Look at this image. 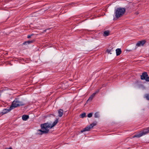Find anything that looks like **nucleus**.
<instances>
[{
  "label": "nucleus",
  "mask_w": 149,
  "mask_h": 149,
  "mask_svg": "<svg viewBox=\"0 0 149 149\" xmlns=\"http://www.w3.org/2000/svg\"><path fill=\"white\" fill-rule=\"evenodd\" d=\"M34 34L33 33H32L30 35H28V36H27V38H31L32 36H33Z\"/></svg>",
  "instance_id": "nucleus-20"
},
{
  "label": "nucleus",
  "mask_w": 149,
  "mask_h": 149,
  "mask_svg": "<svg viewBox=\"0 0 149 149\" xmlns=\"http://www.w3.org/2000/svg\"><path fill=\"white\" fill-rule=\"evenodd\" d=\"M34 41V40H29L26 41L23 43V45H27L31 43H33Z\"/></svg>",
  "instance_id": "nucleus-10"
},
{
  "label": "nucleus",
  "mask_w": 149,
  "mask_h": 149,
  "mask_svg": "<svg viewBox=\"0 0 149 149\" xmlns=\"http://www.w3.org/2000/svg\"><path fill=\"white\" fill-rule=\"evenodd\" d=\"M97 124V122H94L89 126L86 127L82 130H81V132L82 133L86 131H89L90 130L93 128L94 126L96 125Z\"/></svg>",
  "instance_id": "nucleus-5"
},
{
  "label": "nucleus",
  "mask_w": 149,
  "mask_h": 149,
  "mask_svg": "<svg viewBox=\"0 0 149 149\" xmlns=\"http://www.w3.org/2000/svg\"><path fill=\"white\" fill-rule=\"evenodd\" d=\"M144 97L146 98L147 100H149V94H146L145 95Z\"/></svg>",
  "instance_id": "nucleus-18"
},
{
  "label": "nucleus",
  "mask_w": 149,
  "mask_h": 149,
  "mask_svg": "<svg viewBox=\"0 0 149 149\" xmlns=\"http://www.w3.org/2000/svg\"><path fill=\"white\" fill-rule=\"evenodd\" d=\"M51 124L48 123H44L41 125V129L39 130L41 132V134L47 133L49 132V128H50Z\"/></svg>",
  "instance_id": "nucleus-1"
},
{
  "label": "nucleus",
  "mask_w": 149,
  "mask_h": 149,
  "mask_svg": "<svg viewBox=\"0 0 149 149\" xmlns=\"http://www.w3.org/2000/svg\"><path fill=\"white\" fill-rule=\"evenodd\" d=\"M95 96V93H93L92 95H91L89 97L87 101V102H91L92 100H93V97Z\"/></svg>",
  "instance_id": "nucleus-11"
},
{
  "label": "nucleus",
  "mask_w": 149,
  "mask_h": 149,
  "mask_svg": "<svg viewBox=\"0 0 149 149\" xmlns=\"http://www.w3.org/2000/svg\"><path fill=\"white\" fill-rule=\"evenodd\" d=\"M58 116L59 117H61L63 114V110L61 109H60L58 111Z\"/></svg>",
  "instance_id": "nucleus-9"
},
{
  "label": "nucleus",
  "mask_w": 149,
  "mask_h": 149,
  "mask_svg": "<svg viewBox=\"0 0 149 149\" xmlns=\"http://www.w3.org/2000/svg\"><path fill=\"white\" fill-rule=\"evenodd\" d=\"M149 133V127L143 130L139 134H136L133 136V138L136 137L139 138L141 136L145 135Z\"/></svg>",
  "instance_id": "nucleus-4"
},
{
  "label": "nucleus",
  "mask_w": 149,
  "mask_h": 149,
  "mask_svg": "<svg viewBox=\"0 0 149 149\" xmlns=\"http://www.w3.org/2000/svg\"><path fill=\"white\" fill-rule=\"evenodd\" d=\"M13 108H11V106L10 107V108L9 109H4L1 112V113L2 115L5 114L9 111H10L11 110L13 109Z\"/></svg>",
  "instance_id": "nucleus-7"
},
{
  "label": "nucleus",
  "mask_w": 149,
  "mask_h": 149,
  "mask_svg": "<svg viewBox=\"0 0 149 149\" xmlns=\"http://www.w3.org/2000/svg\"><path fill=\"white\" fill-rule=\"evenodd\" d=\"M110 31L109 30L106 31L103 33V36L105 37L109 35Z\"/></svg>",
  "instance_id": "nucleus-13"
},
{
  "label": "nucleus",
  "mask_w": 149,
  "mask_h": 149,
  "mask_svg": "<svg viewBox=\"0 0 149 149\" xmlns=\"http://www.w3.org/2000/svg\"><path fill=\"white\" fill-rule=\"evenodd\" d=\"M113 48H112L111 49H107L106 52H107L109 53L110 54H112V52H114V50L113 49Z\"/></svg>",
  "instance_id": "nucleus-16"
},
{
  "label": "nucleus",
  "mask_w": 149,
  "mask_h": 149,
  "mask_svg": "<svg viewBox=\"0 0 149 149\" xmlns=\"http://www.w3.org/2000/svg\"><path fill=\"white\" fill-rule=\"evenodd\" d=\"M24 104H25L23 102L19 101L17 99H15L12 102L11 108H12L13 109L14 108L23 106Z\"/></svg>",
  "instance_id": "nucleus-3"
},
{
  "label": "nucleus",
  "mask_w": 149,
  "mask_h": 149,
  "mask_svg": "<svg viewBox=\"0 0 149 149\" xmlns=\"http://www.w3.org/2000/svg\"><path fill=\"white\" fill-rule=\"evenodd\" d=\"M141 79L144 80L146 79V78L148 76V74L146 72H145L143 73L142 75L141 76Z\"/></svg>",
  "instance_id": "nucleus-8"
},
{
  "label": "nucleus",
  "mask_w": 149,
  "mask_h": 149,
  "mask_svg": "<svg viewBox=\"0 0 149 149\" xmlns=\"http://www.w3.org/2000/svg\"><path fill=\"white\" fill-rule=\"evenodd\" d=\"M29 118V116L26 115H24L22 117V119L24 121L26 120Z\"/></svg>",
  "instance_id": "nucleus-12"
},
{
  "label": "nucleus",
  "mask_w": 149,
  "mask_h": 149,
  "mask_svg": "<svg viewBox=\"0 0 149 149\" xmlns=\"http://www.w3.org/2000/svg\"><path fill=\"white\" fill-rule=\"evenodd\" d=\"M93 115V113H88L87 115V116L88 118H91V117Z\"/></svg>",
  "instance_id": "nucleus-21"
},
{
  "label": "nucleus",
  "mask_w": 149,
  "mask_h": 149,
  "mask_svg": "<svg viewBox=\"0 0 149 149\" xmlns=\"http://www.w3.org/2000/svg\"><path fill=\"white\" fill-rule=\"evenodd\" d=\"M125 12V9L123 8H118L114 10L116 17L118 19L122 17Z\"/></svg>",
  "instance_id": "nucleus-2"
},
{
  "label": "nucleus",
  "mask_w": 149,
  "mask_h": 149,
  "mask_svg": "<svg viewBox=\"0 0 149 149\" xmlns=\"http://www.w3.org/2000/svg\"><path fill=\"white\" fill-rule=\"evenodd\" d=\"M99 91V89L97 90L95 92L93 93H95V95L97 93H98Z\"/></svg>",
  "instance_id": "nucleus-23"
},
{
  "label": "nucleus",
  "mask_w": 149,
  "mask_h": 149,
  "mask_svg": "<svg viewBox=\"0 0 149 149\" xmlns=\"http://www.w3.org/2000/svg\"><path fill=\"white\" fill-rule=\"evenodd\" d=\"M116 54L117 56L119 55L121 53V51L120 49L118 48L116 50Z\"/></svg>",
  "instance_id": "nucleus-14"
},
{
  "label": "nucleus",
  "mask_w": 149,
  "mask_h": 149,
  "mask_svg": "<svg viewBox=\"0 0 149 149\" xmlns=\"http://www.w3.org/2000/svg\"><path fill=\"white\" fill-rule=\"evenodd\" d=\"M146 41L145 40H142L138 41L136 44V46L137 47H140L146 43Z\"/></svg>",
  "instance_id": "nucleus-6"
},
{
  "label": "nucleus",
  "mask_w": 149,
  "mask_h": 149,
  "mask_svg": "<svg viewBox=\"0 0 149 149\" xmlns=\"http://www.w3.org/2000/svg\"><path fill=\"white\" fill-rule=\"evenodd\" d=\"M86 114L85 113H84L81 114L80 115V116H81V117L82 118H84L86 116Z\"/></svg>",
  "instance_id": "nucleus-19"
},
{
  "label": "nucleus",
  "mask_w": 149,
  "mask_h": 149,
  "mask_svg": "<svg viewBox=\"0 0 149 149\" xmlns=\"http://www.w3.org/2000/svg\"><path fill=\"white\" fill-rule=\"evenodd\" d=\"M145 80L146 81H149V77H148V76H147L145 79Z\"/></svg>",
  "instance_id": "nucleus-22"
},
{
  "label": "nucleus",
  "mask_w": 149,
  "mask_h": 149,
  "mask_svg": "<svg viewBox=\"0 0 149 149\" xmlns=\"http://www.w3.org/2000/svg\"><path fill=\"white\" fill-rule=\"evenodd\" d=\"M100 114L98 112H97L95 113L94 114V117L95 118H98L100 117Z\"/></svg>",
  "instance_id": "nucleus-17"
},
{
  "label": "nucleus",
  "mask_w": 149,
  "mask_h": 149,
  "mask_svg": "<svg viewBox=\"0 0 149 149\" xmlns=\"http://www.w3.org/2000/svg\"><path fill=\"white\" fill-rule=\"evenodd\" d=\"M58 119H56L53 123L52 125L51 124L50 128H52L55 125L58 123Z\"/></svg>",
  "instance_id": "nucleus-15"
}]
</instances>
